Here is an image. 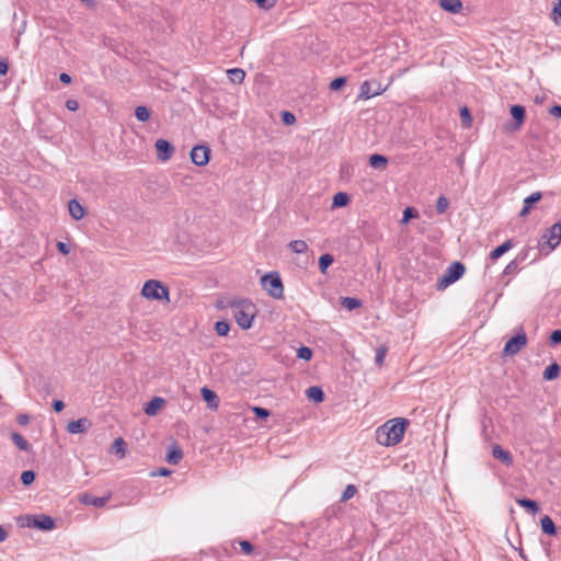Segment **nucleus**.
Here are the masks:
<instances>
[{"instance_id": "cd10ccee", "label": "nucleus", "mask_w": 561, "mask_h": 561, "mask_svg": "<svg viewBox=\"0 0 561 561\" xmlns=\"http://www.w3.org/2000/svg\"><path fill=\"white\" fill-rule=\"evenodd\" d=\"M350 203V196L344 192H339L333 196L332 207H344Z\"/></svg>"}, {"instance_id": "6e6d98bb", "label": "nucleus", "mask_w": 561, "mask_h": 561, "mask_svg": "<svg viewBox=\"0 0 561 561\" xmlns=\"http://www.w3.org/2000/svg\"><path fill=\"white\" fill-rule=\"evenodd\" d=\"M549 114L554 116V117L561 118V106L560 105H553L552 107H550Z\"/></svg>"}, {"instance_id": "f3484780", "label": "nucleus", "mask_w": 561, "mask_h": 561, "mask_svg": "<svg viewBox=\"0 0 561 561\" xmlns=\"http://www.w3.org/2000/svg\"><path fill=\"white\" fill-rule=\"evenodd\" d=\"M439 5L450 13H459L462 9L461 0H439Z\"/></svg>"}, {"instance_id": "4468645a", "label": "nucleus", "mask_w": 561, "mask_h": 561, "mask_svg": "<svg viewBox=\"0 0 561 561\" xmlns=\"http://www.w3.org/2000/svg\"><path fill=\"white\" fill-rule=\"evenodd\" d=\"M110 495L106 496H93L91 494H82L80 501L85 505H92L94 507H103L110 500Z\"/></svg>"}, {"instance_id": "f704fd0d", "label": "nucleus", "mask_w": 561, "mask_h": 561, "mask_svg": "<svg viewBox=\"0 0 561 561\" xmlns=\"http://www.w3.org/2000/svg\"><path fill=\"white\" fill-rule=\"evenodd\" d=\"M135 116L140 122H147L150 117V111L144 105L137 106L135 110Z\"/></svg>"}, {"instance_id": "c85d7f7f", "label": "nucleus", "mask_w": 561, "mask_h": 561, "mask_svg": "<svg viewBox=\"0 0 561 561\" xmlns=\"http://www.w3.org/2000/svg\"><path fill=\"white\" fill-rule=\"evenodd\" d=\"M516 502L519 506L527 508L533 514H536L539 511V505L536 501L529 499H518Z\"/></svg>"}, {"instance_id": "9d476101", "label": "nucleus", "mask_w": 561, "mask_h": 561, "mask_svg": "<svg viewBox=\"0 0 561 561\" xmlns=\"http://www.w3.org/2000/svg\"><path fill=\"white\" fill-rule=\"evenodd\" d=\"M91 426L92 423L88 417H81L76 421H70L67 424V431L70 434H81L88 432Z\"/></svg>"}, {"instance_id": "20e7f679", "label": "nucleus", "mask_w": 561, "mask_h": 561, "mask_svg": "<svg viewBox=\"0 0 561 561\" xmlns=\"http://www.w3.org/2000/svg\"><path fill=\"white\" fill-rule=\"evenodd\" d=\"M261 285L266 293L275 299H280L284 296V286L282 278L277 272H270L261 278Z\"/></svg>"}, {"instance_id": "49530a36", "label": "nucleus", "mask_w": 561, "mask_h": 561, "mask_svg": "<svg viewBox=\"0 0 561 561\" xmlns=\"http://www.w3.org/2000/svg\"><path fill=\"white\" fill-rule=\"evenodd\" d=\"M252 411L255 414V416L259 419H267L270 416V411L266 410L265 408L253 407Z\"/></svg>"}, {"instance_id": "473e14b6", "label": "nucleus", "mask_w": 561, "mask_h": 561, "mask_svg": "<svg viewBox=\"0 0 561 561\" xmlns=\"http://www.w3.org/2000/svg\"><path fill=\"white\" fill-rule=\"evenodd\" d=\"M334 259L331 254H322L319 259V268L322 273H325L327 268L333 263Z\"/></svg>"}, {"instance_id": "09e8293b", "label": "nucleus", "mask_w": 561, "mask_h": 561, "mask_svg": "<svg viewBox=\"0 0 561 561\" xmlns=\"http://www.w3.org/2000/svg\"><path fill=\"white\" fill-rule=\"evenodd\" d=\"M239 543L244 554L249 556L253 552V546L250 541L241 540Z\"/></svg>"}, {"instance_id": "7c9ffc66", "label": "nucleus", "mask_w": 561, "mask_h": 561, "mask_svg": "<svg viewBox=\"0 0 561 561\" xmlns=\"http://www.w3.org/2000/svg\"><path fill=\"white\" fill-rule=\"evenodd\" d=\"M525 259V255H523L522 257H516L514 260H512L504 268V272L503 274L504 275H514L518 272V265L520 262H523Z\"/></svg>"}, {"instance_id": "393cba45", "label": "nucleus", "mask_w": 561, "mask_h": 561, "mask_svg": "<svg viewBox=\"0 0 561 561\" xmlns=\"http://www.w3.org/2000/svg\"><path fill=\"white\" fill-rule=\"evenodd\" d=\"M540 524H541V529L545 534L550 535V536H554L557 534L556 525H554L553 520L548 515H545L541 518Z\"/></svg>"}, {"instance_id": "13d9d810", "label": "nucleus", "mask_w": 561, "mask_h": 561, "mask_svg": "<svg viewBox=\"0 0 561 561\" xmlns=\"http://www.w3.org/2000/svg\"><path fill=\"white\" fill-rule=\"evenodd\" d=\"M53 408L56 412H61L65 408V403L61 400H55L53 402Z\"/></svg>"}, {"instance_id": "ddd939ff", "label": "nucleus", "mask_w": 561, "mask_h": 561, "mask_svg": "<svg viewBox=\"0 0 561 561\" xmlns=\"http://www.w3.org/2000/svg\"><path fill=\"white\" fill-rule=\"evenodd\" d=\"M492 456L503 462L505 466L513 465V456L510 451L504 450L500 445L495 444L492 447Z\"/></svg>"}, {"instance_id": "e433bc0d", "label": "nucleus", "mask_w": 561, "mask_h": 561, "mask_svg": "<svg viewBox=\"0 0 561 561\" xmlns=\"http://www.w3.org/2000/svg\"><path fill=\"white\" fill-rule=\"evenodd\" d=\"M419 217V211L413 208V207H407L404 210H403V216H402V219H401V224H407L409 222L410 219L412 218H417Z\"/></svg>"}, {"instance_id": "6e6552de", "label": "nucleus", "mask_w": 561, "mask_h": 561, "mask_svg": "<svg viewBox=\"0 0 561 561\" xmlns=\"http://www.w3.org/2000/svg\"><path fill=\"white\" fill-rule=\"evenodd\" d=\"M191 160L198 167H204L209 162L210 149L207 146L198 145L191 150Z\"/></svg>"}, {"instance_id": "4be33fe9", "label": "nucleus", "mask_w": 561, "mask_h": 561, "mask_svg": "<svg viewBox=\"0 0 561 561\" xmlns=\"http://www.w3.org/2000/svg\"><path fill=\"white\" fill-rule=\"evenodd\" d=\"M11 439L18 449L22 451H28L31 449L30 444L20 433L13 432L11 434Z\"/></svg>"}, {"instance_id": "a211bd4d", "label": "nucleus", "mask_w": 561, "mask_h": 561, "mask_svg": "<svg viewBox=\"0 0 561 561\" xmlns=\"http://www.w3.org/2000/svg\"><path fill=\"white\" fill-rule=\"evenodd\" d=\"M512 248H513V241L506 240L501 245L496 247L494 250L491 251L490 259L492 261H495L499 257H501L504 253H506L508 250H511Z\"/></svg>"}, {"instance_id": "7ed1b4c3", "label": "nucleus", "mask_w": 561, "mask_h": 561, "mask_svg": "<svg viewBox=\"0 0 561 561\" xmlns=\"http://www.w3.org/2000/svg\"><path fill=\"white\" fill-rule=\"evenodd\" d=\"M141 295L150 300L170 301V290L162 282L157 279H149L145 282Z\"/></svg>"}, {"instance_id": "0e129e2a", "label": "nucleus", "mask_w": 561, "mask_h": 561, "mask_svg": "<svg viewBox=\"0 0 561 561\" xmlns=\"http://www.w3.org/2000/svg\"><path fill=\"white\" fill-rule=\"evenodd\" d=\"M529 213H530V208H529V206H526V205L524 204V206H523L522 210L519 211V216H520V217H526Z\"/></svg>"}, {"instance_id": "58836bf2", "label": "nucleus", "mask_w": 561, "mask_h": 561, "mask_svg": "<svg viewBox=\"0 0 561 561\" xmlns=\"http://www.w3.org/2000/svg\"><path fill=\"white\" fill-rule=\"evenodd\" d=\"M356 492H357V489L354 484L346 485V488L344 489V491L342 493L341 502L348 501L356 494Z\"/></svg>"}, {"instance_id": "1a4fd4ad", "label": "nucleus", "mask_w": 561, "mask_h": 561, "mask_svg": "<svg viewBox=\"0 0 561 561\" xmlns=\"http://www.w3.org/2000/svg\"><path fill=\"white\" fill-rule=\"evenodd\" d=\"M158 159L165 162L170 160L174 153L173 145L165 139H158L154 144Z\"/></svg>"}, {"instance_id": "f03ea898", "label": "nucleus", "mask_w": 561, "mask_h": 561, "mask_svg": "<svg viewBox=\"0 0 561 561\" xmlns=\"http://www.w3.org/2000/svg\"><path fill=\"white\" fill-rule=\"evenodd\" d=\"M233 317L238 325L244 330L250 329L255 317V306L247 300L236 302L231 306Z\"/></svg>"}, {"instance_id": "f8f14e48", "label": "nucleus", "mask_w": 561, "mask_h": 561, "mask_svg": "<svg viewBox=\"0 0 561 561\" xmlns=\"http://www.w3.org/2000/svg\"><path fill=\"white\" fill-rule=\"evenodd\" d=\"M547 238V242L551 249H554L561 241V221L556 222L548 230V234L543 236Z\"/></svg>"}, {"instance_id": "412c9836", "label": "nucleus", "mask_w": 561, "mask_h": 561, "mask_svg": "<svg viewBox=\"0 0 561 561\" xmlns=\"http://www.w3.org/2000/svg\"><path fill=\"white\" fill-rule=\"evenodd\" d=\"M201 392H202L203 399L208 403V405L210 408L216 409L218 407V403H219L218 396L213 390L204 387V388H202Z\"/></svg>"}, {"instance_id": "b1692460", "label": "nucleus", "mask_w": 561, "mask_h": 561, "mask_svg": "<svg viewBox=\"0 0 561 561\" xmlns=\"http://www.w3.org/2000/svg\"><path fill=\"white\" fill-rule=\"evenodd\" d=\"M227 76L232 83L241 84L244 81L245 72L240 68H232L227 71Z\"/></svg>"}, {"instance_id": "bf43d9fd", "label": "nucleus", "mask_w": 561, "mask_h": 561, "mask_svg": "<svg viewBox=\"0 0 561 561\" xmlns=\"http://www.w3.org/2000/svg\"><path fill=\"white\" fill-rule=\"evenodd\" d=\"M171 473V471L169 469H165V468H161L159 469V471H154L151 473V476H161V477H165V476H169Z\"/></svg>"}, {"instance_id": "72a5a7b5", "label": "nucleus", "mask_w": 561, "mask_h": 561, "mask_svg": "<svg viewBox=\"0 0 561 561\" xmlns=\"http://www.w3.org/2000/svg\"><path fill=\"white\" fill-rule=\"evenodd\" d=\"M360 300L353 297H344L342 299V306L347 310H354L358 307H360Z\"/></svg>"}, {"instance_id": "aec40b11", "label": "nucleus", "mask_w": 561, "mask_h": 561, "mask_svg": "<svg viewBox=\"0 0 561 561\" xmlns=\"http://www.w3.org/2000/svg\"><path fill=\"white\" fill-rule=\"evenodd\" d=\"M306 396L309 400L314 401L317 403L322 402L324 400V392L318 386L309 387L306 390Z\"/></svg>"}, {"instance_id": "c03bdc74", "label": "nucleus", "mask_w": 561, "mask_h": 561, "mask_svg": "<svg viewBox=\"0 0 561 561\" xmlns=\"http://www.w3.org/2000/svg\"><path fill=\"white\" fill-rule=\"evenodd\" d=\"M460 117L465 126L468 127L471 124V115L468 107L463 106L460 110Z\"/></svg>"}, {"instance_id": "ea45409f", "label": "nucleus", "mask_w": 561, "mask_h": 561, "mask_svg": "<svg viewBox=\"0 0 561 561\" xmlns=\"http://www.w3.org/2000/svg\"><path fill=\"white\" fill-rule=\"evenodd\" d=\"M542 197V194L541 192H534L533 194H530L528 197H526L524 199V204L526 206H529V208L531 209L533 205L536 204L537 202H539Z\"/></svg>"}, {"instance_id": "c756f323", "label": "nucleus", "mask_w": 561, "mask_h": 561, "mask_svg": "<svg viewBox=\"0 0 561 561\" xmlns=\"http://www.w3.org/2000/svg\"><path fill=\"white\" fill-rule=\"evenodd\" d=\"M288 248L297 254L305 253L308 250V244L304 240H294L288 243Z\"/></svg>"}, {"instance_id": "39448f33", "label": "nucleus", "mask_w": 561, "mask_h": 561, "mask_svg": "<svg viewBox=\"0 0 561 561\" xmlns=\"http://www.w3.org/2000/svg\"><path fill=\"white\" fill-rule=\"evenodd\" d=\"M527 344V335L523 329H519L515 336L511 337L503 348L504 356H514L518 354Z\"/></svg>"}, {"instance_id": "423d86ee", "label": "nucleus", "mask_w": 561, "mask_h": 561, "mask_svg": "<svg viewBox=\"0 0 561 561\" xmlns=\"http://www.w3.org/2000/svg\"><path fill=\"white\" fill-rule=\"evenodd\" d=\"M466 267L460 262H454L451 263L444 275L439 279V286L446 287L455 282H457L463 274H465Z\"/></svg>"}, {"instance_id": "052dcab7", "label": "nucleus", "mask_w": 561, "mask_h": 561, "mask_svg": "<svg viewBox=\"0 0 561 561\" xmlns=\"http://www.w3.org/2000/svg\"><path fill=\"white\" fill-rule=\"evenodd\" d=\"M59 80L65 83V84H69L71 82V77L66 73V72H62L60 76H59Z\"/></svg>"}, {"instance_id": "4c0bfd02", "label": "nucleus", "mask_w": 561, "mask_h": 561, "mask_svg": "<svg viewBox=\"0 0 561 561\" xmlns=\"http://www.w3.org/2000/svg\"><path fill=\"white\" fill-rule=\"evenodd\" d=\"M215 330L218 335L225 336L230 330V324L227 321H217L215 324Z\"/></svg>"}, {"instance_id": "0eeeda50", "label": "nucleus", "mask_w": 561, "mask_h": 561, "mask_svg": "<svg viewBox=\"0 0 561 561\" xmlns=\"http://www.w3.org/2000/svg\"><path fill=\"white\" fill-rule=\"evenodd\" d=\"M27 526L41 530H51L55 528V519L49 515L39 514L27 517Z\"/></svg>"}, {"instance_id": "8fccbe9b", "label": "nucleus", "mask_w": 561, "mask_h": 561, "mask_svg": "<svg viewBox=\"0 0 561 561\" xmlns=\"http://www.w3.org/2000/svg\"><path fill=\"white\" fill-rule=\"evenodd\" d=\"M262 9H271L275 4V0H254Z\"/></svg>"}, {"instance_id": "c9c22d12", "label": "nucleus", "mask_w": 561, "mask_h": 561, "mask_svg": "<svg viewBox=\"0 0 561 561\" xmlns=\"http://www.w3.org/2000/svg\"><path fill=\"white\" fill-rule=\"evenodd\" d=\"M388 352V347L386 345H381L376 350L375 363L377 366H382L386 355Z\"/></svg>"}, {"instance_id": "dca6fc26", "label": "nucleus", "mask_w": 561, "mask_h": 561, "mask_svg": "<svg viewBox=\"0 0 561 561\" xmlns=\"http://www.w3.org/2000/svg\"><path fill=\"white\" fill-rule=\"evenodd\" d=\"M183 459V451L176 444H172L169 447V451L167 454V461L170 465H178Z\"/></svg>"}, {"instance_id": "de8ad7c7", "label": "nucleus", "mask_w": 561, "mask_h": 561, "mask_svg": "<svg viewBox=\"0 0 561 561\" xmlns=\"http://www.w3.org/2000/svg\"><path fill=\"white\" fill-rule=\"evenodd\" d=\"M282 119L286 125H293L296 122L295 115L290 112H283Z\"/></svg>"}, {"instance_id": "a878e982", "label": "nucleus", "mask_w": 561, "mask_h": 561, "mask_svg": "<svg viewBox=\"0 0 561 561\" xmlns=\"http://www.w3.org/2000/svg\"><path fill=\"white\" fill-rule=\"evenodd\" d=\"M388 160L385 156L381 154H371L369 158V164L374 169L382 170L387 167Z\"/></svg>"}, {"instance_id": "338daca9", "label": "nucleus", "mask_w": 561, "mask_h": 561, "mask_svg": "<svg viewBox=\"0 0 561 561\" xmlns=\"http://www.w3.org/2000/svg\"><path fill=\"white\" fill-rule=\"evenodd\" d=\"M559 3H561V0H558Z\"/></svg>"}, {"instance_id": "a19ab883", "label": "nucleus", "mask_w": 561, "mask_h": 561, "mask_svg": "<svg viewBox=\"0 0 561 561\" xmlns=\"http://www.w3.org/2000/svg\"><path fill=\"white\" fill-rule=\"evenodd\" d=\"M448 199L445 196H439L436 202V210L438 214H444L448 208Z\"/></svg>"}, {"instance_id": "680f3d73", "label": "nucleus", "mask_w": 561, "mask_h": 561, "mask_svg": "<svg viewBox=\"0 0 561 561\" xmlns=\"http://www.w3.org/2000/svg\"><path fill=\"white\" fill-rule=\"evenodd\" d=\"M8 536V531L0 525V542L5 541Z\"/></svg>"}, {"instance_id": "3c124183", "label": "nucleus", "mask_w": 561, "mask_h": 561, "mask_svg": "<svg viewBox=\"0 0 561 561\" xmlns=\"http://www.w3.org/2000/svg\"><path fill=\"white\" fill-rule=\"evenodd\" d=\"M551 344H561V330H554L550 335Z\"/></svg>"}, {"instance_id": "69168bd1", "label": "nucleus", "mask_w": 561, "mask_h": 561, "mask_svg": "<svg viewBox=\"0 0 561 561\" xmlns=\"http://www.w3.org/2000/svg\"><path fill=\"white\" fill-rule=\"evenodd\" d=\"M383 91H385V89H383V88H381V85H380V84H378V85L376 87V89L374 90V96H376V95H380Z\"/></svg>"}, {"instance_id": "864d4df0", "label": "nucleus", "mask_w": 561, "mask_h": 561, "mask_svg": "<svg viewBox=\"0 0 561 561\" xmlns=\"http://www.w3.org/2000/svg\"><path fill=\"white\" fill-rule=\"evenodd\" d=\"M16 422H18L19 425L24 426V425H26L30 422V416L27 414H25V413L19 414L16 416Z\"/></svg>"}, {"instance_id": "e2e57ef3", "label": "nucleus", "mask_w": 561, "mask_h": 561, "mask_svg": "<svg viewBox=\"0 0 561 561\" xmlns=\"http://www.w3.org/2000/svg\"><path fill=\"white\" fill-rule=\"evenodd\" d=\"M8 72V64L0 61V76H4Z\"/></svg>"}, {"instance_id": "79ce46f5", "label": "nucleus", "mask_w": 561, "mask_h": 561, "mask_svg": "<svg viewBox=\"0 0 561 561\" xmlns=\"http://www.w3.org/2000/svg\"><path fill=\"white\" fill-rule=\"evenodd\" d=\"M297 356L300 358V359H304V360H309L311 359L312 357V351L310 347L308 346H301L298 348L297 351Z\"/></svg>"}, {"instance_id": "6ab92c4d", "label": "nucleus", "mask_w": 561, "mask_h": 561, "mask_svg": "<svg viewBox=\"0 0 561 561\" xmlns=\"http://www.w3.org/2000/svg\"><path fill=\"white\" fill-rule=\"evenodd\" d=\"M164 404V399L154 397L152 400H150L146 408L145 413L147 415H154L157 412L161 409V407Z\"/></svg>"}, {"instance_id": "37998d69", "label": "nucleus", "mask_w": 561, "mask_h": 561, "mask_svg": "<svg viewBox=\"0 0 561 561\" xmlns=\"http://www.w3.org/2000/svg\"><path fill=\"white\" fill-rule=\"evenodd\" d=\"M35 480V472L32 470L23 471L21 474V481L24 485H30Z\"/></svg>"}, {"instance_id": "5701e85b", "label": "nucleus", "mask_w": 561, "mask_h": 561, "mask_svg": "<svg viewBox=\"0 0 561 561\" xmlns=\"http://www.w3.org/2000/svg\"><path fill=\"white\" fill-rule=\"evenodd\" d=\"M111 453L117 455L119 458H124L126 455V443L122 437L116 438L112 446Z\"/></svg>"}, {"instance_id": "f257e3e1", "label": "nucleus", "mask_w": 561, "mask_h": 561, "mask_svg": "<svg viewBox=\"0 0 561 561\" xmlns=\"http://www.w3.org/2000/svg\"><path fill=\"white\" fill-rule=\"evenodd\" d=\"M407 425L409 421L402 417L389 420L376 430V440L382 446L397 445L402 440Z\"/></svg>"}, {"instance_id": "4d7b16f0", "label": "nucleus", "mask_w": 561, "mask_h": 561, "mask_svg": "<svg viewBox=\"0 0 561 561\" xmlns=\"http://www.w3.org/2000/svg\"><path fill=\"white\" fill-rule=\"evenodd\" d=\"M66 107L69 111H77L78 110V102L76 100H67L66 101Z\"/></svg>"}, {"instance_id": "5fc2aeb1", "label": "nucleus", "mask_w": 561, "mask_h": 561, "mask_svg": "<svg viewBox=\"0 0 561 561\" xmlns=\"http://www.w3.org/2000/svg\"><path fill=\"white\" fill-rule=\"evenodd\" d=\"M553 14L554 21L561 24V3L558 2V4L553 8Z\"/></svg>"}, {"instance_id": "2eb2a0df", "label": "nucleus", "mask_w": 561, "mask_h": 561, "mask_svg": "<svg viewBox=\"0 0 561 561\" xmlns=\"http://www.w3.org/2000/svg\"><path fill=\"white\" fill-rule=\"evenodd\" d=\"M68 210L75 220H80L84 217L85 210L77 199H70L68 203Z\"/></svg>"}, {"instance_id": "603ef678", "label": "nucleus", "mask_w": 561, "mask_h": 561, "mask_svg": "<svg viewBox=\"0 0 561 561\" xmlns=\"http://www.w3.org/2000/svg\"><path fill=\"white\" fill-rule=\"evenodd\" d=\"M57 249H58V251H59L60 253H62V254H65V255H66V254H69V252H70V250H71L69 244H67V243H65V242H61V241L57 242Z\"/></svg>"}, {"instance_id": "a18cd8bd", "label": "nucleus", "mask_w": 561, "mask_h": 561, "mask_svg": "<svg viewBox=\"0 0 561 561\" xmlns=\"http://www.w3.org/2000/svg\"><path fill=\"white\" fill-rule=\"evenodd\" d=\"M346 83V79L344 77L335 78L330 83V89L336 91L341 89Z\"/></svg>"}, {"instance_id": "2f4dec72", "label": "nucleus", "mask_w": 561, "mask_h": 561, "mask_svg": "<svg viewBox=\"0 0 561 561\" xmlns=\"http://www.w3.org/2000/svg\"><path fill=\"white\" fill-rule=\"evenodd\" d=\"M374 96V91L370 89V82L364 81L359 87L358 98L362 100H368Z\"/></svg>"}, {"instance_id": "9b49d317", "label": "nucleus", "mask_w": 561, "mask_h": 561, "mask_svg": "<svg viewBox=\"0 0 561 561\" xmlns=\"http://www.w3.org/2000/svg\"><path fill=\"white\" fill-rule=\"evenodd\" d=\"M511 115L513 116V118L515 121L512 126V129L518 130L525 122V116H526L525 107L519 104L511 106Z\"/></svg>"}, {"instance_id": "bb28decb", "label": "nucleus", "mask_w": 561, "mask_h": 561, "mask_svg": "<svg viewBox=\"0 0 561 561\" xmlns=\"http://www.w3.org/2000/svg\"><path fill=\"white\" fill-rule=\"evenodd\" d=\"M559 374L560 366L557 363H552L543 370V379L553 380L559 376Z\"/></svg>"}]
</instances>
